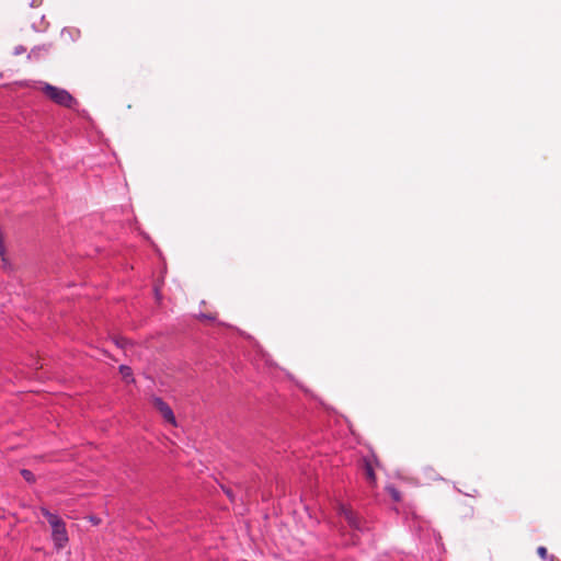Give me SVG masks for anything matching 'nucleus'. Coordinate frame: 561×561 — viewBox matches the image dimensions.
<instances>
[{"instance_id":"1","label":"nucleus","mask_w":561,"mask_h":561,"mask_svg":"<svg viewBox=\"0 0 561 561\" xmlns=\"http://www.w3.org/2000/svg\"><path fill=\"white\" fill-rule=\"evenodd\" d=\"M41 512L43 516L47 519L48 524L51 528V539L57 549H62L68 543V533L66 529V524L61 519L60 516L49 512L47 508L42 507Z\"/></svg>"},{"instance_id":"2","label":"nucleus","mask_w":561,"mask_h":561,"mask_svg":"<svg viewBox=\"0 0 561 561\" xmlns=\"http://www.w3.org/2000/svg\"><path fill=\"white\" fill-rule=\"evenodd\" d=\"M41 85L42 92L57 105L72 108L77 104L76 99L66 89L46 82H41Z\"/></svg>"},{"instance_id":"3","label":"nucleus","mask_w":561,"mask_h":561,"mask_svg":"<svg viewBox=\"0 0 561 561\" xmlns=\"http://www.w3.org/2000/svg\"><path fill=\"white\" fill-rule=\"evenodd\" d=\"M339 514L345 518V520L347 522L348 526L352 529H354L356 531H360V533H364L365 530L368 529L366 524L360 519V517L356 513H354L351 508H348L344 505H341L340 510H339Z\"/></svg>"},{"instance_id":"4","label":"nucleus","mask_w":561,"mask_h":561,"mask_svg":"<svg viewBox=\"0 0 561 561\" xmlns=\"http://www.w3.org/2000/svg\"><path fill=\"white\" fill-rule=\"evenodd\" d=\"M363 469L365 471L366 479L370 484L376 483L375 465H378L376 456L374 454L363 457Z\"/></svg>"},{"instance_id":"5","label":"nucleus","mask_w":561,"mask_h":561,"mask_svg":"<svg viewBox=\"0 0 561 561\" xmlns=\"http://www.w3.org/2000/svg\"><path fill=\"white\" fill-rule=\"evenodd\" d=\"M154 407L159 410L163 419L172 425H175V416L170 405L159 397L152 399Z\"/></svg>"},{"instance_id":"6","label":"nucleus","mask_w":561,"mask_h":561,"mask_svg":"<svg viewBox=\"0 0 561 561\" xmlns=\"http://www.w3.org/2000/svg\"><path fill=\"white\" fill-rule=\"evenodd\" d=\"M119 373L122 374V376H123L125 381H127V382L134 381L133 370H131V368L129 366L121 365L119 366Z\"/></svg>"},{"instance_id":"7","label":"nucleus","mask_w":561,"mask_h":561,"mask_svg":"<svg viewBox=\"0 0 561 561\" xmlns=\"http://www.w3.org/2000/svg\"><path fill=\"white\" fill-rule=\"evenodd\" d=\"M21 474L24 478V480L30 483L35 481L34 473L28 469H22Z\"/></svg>"},{"instance_id":"8","label":"nucleus","mask_w":561,"mask_h":561,"mask_svg":"<svg viewBox=\"0 0 561 561\" xmlns=\"http://www.w3.org/2000/svg\"><path fill=\"white\" fill-rule=\"evenodd\" d=\"M49 49V46H46V45H43V46H38V47H35L31 50L28 57H31L32 55H36L37 53H39L41 50H44V51H48Z\"/></svg>"},{"instance_id":"9","label":"nucleus","mask_w":561,"mask_h":561,"mask_svg":"<svg viewBox=\"0 0 561 561\" xmlns=\"http://www.w3.org/2000/svg\"><path fill=\"white\" fill-rule=\"evenodd\" d=\"M537 552H538V556H539L541 559H543V560H545V559H547L548 551H547V549H546L545 547H542V546H541V547H539V548H538V550H537Z\"/></svg>"},{"instance_id":"10","label":"nucleus","mask_w":561,"mask_h":561,"mask_svg":"<svg viewBox=\"0 0 561 561\" xmlns=\"http://www.w3.org/2000/svg\"><path fill=\"white\" fill-rule=\"evenodd\" d=\"M391 495L394 501H400V493L396 489H391Z\"/></svg>"},{"instance_id":"11","label":"nucleus","mask_w":561,"mask_h":561,"mask_svg":"<svg viewBox=\"0 0 561 561\" xmlns=\"http://www.w3.org/2000/svg\"><path fill=\"white\" fill-rule=\"evenodd\" d=\"M24 51H25V48H24L23 46H18V47H15V49H14V54H15V55H20V54H22V53H24Z\"/></svg>"},{"instance_id":"12","label":"nucleus","mask_w":561,"mask_h":561,"mask_svg":"<svg viewBox=\"0 0 561 561\" xmlns=\"http://www.w3.org/2000/svg\"><path fill=\"white\" fill-rule=\"evenodd\" d=\"M224 491H225V493L227 494V496H228L231 501H233V500H234L233 494H232V492H231L229 489H225Z\"/></svg>"},{"instance_id":"13","label":"nucleus","mask_w":561,"mask_h":561,"mask_svg":"<svg viewBox=\"0 0 561 561\" xmlns=\"http://www.w3.org/2000/svg\"><path fill=\"white\" fill-rule=\"evenodd\" d=\"M125 343H126V342H125L124 340H122V342H119V341H117V342H116V344H117L119 347H124Z\"/></svg>"}]
</instances>
